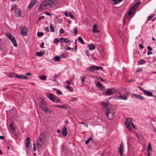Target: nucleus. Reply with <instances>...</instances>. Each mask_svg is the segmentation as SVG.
I'll return each instance as SVG.
<instances>
[{"mask_svg": "<svg viewBox=\"0 0 156 156\" xmlns=\"http://www.w3.org/2000/svg\"><path fill=\"white\" fill-rule=\"evenodd\" d=\"M8 38L12 42L13 45L15 47L17 46L16 41L14 36L9 33H7L6 34Z\"/></svg>", "mask_w": 156, "mask_h": 156, "instance_id": "obj_6", "label": "nucleus"}, {"mask_svg": "<svg viewBox=\"0 0 156 156\" xmlns=\"http://www.w3.org/2000/svg\"><path fill=\"white\" fill-rule=\"evenodd\" d=\"M45 139V133L43 132L40 135L37 141V147L40 148L44 144Z\"/></svg>", "mask_w": 156, "mask_h": 156, "instance_id": "obj_3", "label": "nucleus"}, {"mask_svg": "<svg viewBox=\"0 0 156 156\" xmlns=\"http://www.w3.org/2000/svg\"><path fill=\"white\" fill-rule=\"evenodd\" d=\"M57 93L58 94L62 95V92L59 90H58L57 91Z\"/></svg>", "mask_w": 156, "mask_h": 156, "instance_id": "obj_49", "label": "nucleus"}, {"mask_svg": "<svg viewBox=\"0 0 156 156\" xmlns=\"http://www.w3.org/2000/svg\"><path fill=\"white\" fill-rule=\"evenodd\" d=\"M115 111V109L112 107L108 106L106 109L105 115L109 119H111L113 118Z\"/></svg>", "mask_w": 156, "mask_h": 156, "instance_id": "obj_2", "label": "nucleus"}, {"mask_svg": "<svg viewBox=\"0 0 156 156\" xmlns=\"http://www.w3.org/2000/svg\"><path fill=\"white\" fill-rule=\"evenodd\" d=\"M98 80H100V81L101 82H103L104 81V80L101 77H99V78H98Z\"/></svg>", "mask_w": 156, "mask_h": 156, "instance_id": "obj_61", "label": "nucleus"}, {"mask_svg": "<svg viewBox=\"0 0 156 156\" xmlns=\"http://www.w3.org/2000/svg\"><path fill=\"white\" fill-rule=\"evenodd\" d=\"M97 87H98L100 90H102L103 89V87L101 83L99 81H98L96 84Z\"/></svg>", "mask_w": 156, "mask_h": 156, "instance_id": "obj_25", "label": "nucleus"}, {"mask_svg": "<svg viewBox=\"0 0 156 156\" xmlns=\"http://www.w3.org/2000/svg\"><path fill=\"white\" fill-rule=\"evenodd\" d=\"M117 98L120 100H126L128 98L125 95H120L117 97Z\"/></svg>", "mask_w": 156, "mask_h": 156, "instance_id": "obj_20", "label": "nucleus"}, {"mask_svg": "<svg viewBox=\"0 0 156 156\" xmlns=\"http://www.w3.org/2000/svg\"><path fill=\"white\" fill-rule=\"evenodd\" d=\"M92 137H90L88 138L87 140L85 141V143L86 144H87L90 141L92 140Z\"/></svg>", "mask_w": 156, "mask_h": 156, "instance_id": "obj_40", "label": "nucleus"}, {"mask_svg": "<svg viewBox=\"0 0 156 156\" xmlns=\"http://www.w3.org/2000/svg\"><path fill=\"white\" fill-rule=\"evenodd\" d=\"M144 94L147 96L154 97V96H153V93L152 92L145 90L144 91Z\"/></svg>", "mask_w": 156, "mask_h": 156, "instance_id": "obj_18", "label": "nucleus"}, {"mask_svg": "<svg viewBox=\"0 0 156 156\" xmlns=\"http://www.w3.org/2000/svg\"><path fill=\"white\" fill-rule=\"evenodd\" d=\"M139 46L142 49H143L144 48V47L143 46V45H142V44H139Z\"/></svg>", "mask_w": 156, "mask_h": 156, "instance_id": "obj_62", "label": "nucleus"}, {"mask_svg": "<svg viewBox=\"0 0 156 156\" xmlns=\"http://www.w3.org/2000/svg\"><path fill=\"white\" fill-rule=\"evenodd\" d=\"M14 122H11L10 123V125H9V127L10 128V129H12V133L14 134L16 137H17V134L15 133L14 131H15V129L14 128Z\"/></svg>", "mask_w": 156, "mask_h": 156, "instance_id": "obj_15", "label": "nucleus"}, {"mask_svg": "<svg viewBox=\"0 0 156 156\" xmlns=\"http://www.w3.org/2000/svg\"><path fill=\"white\" fill-rule=\"evenodd\" d=\"M40 105L43 111L45 112H47L48 108L47 107L46 103L44 101H42L40 102Z\"/></svg>", "mask_w": 156, "mask_h": 156, "instance_id": "obj_10", "label": "nucleus"}, {"mask_svg": "<svg viewBox=\"0 0 156 156\" xmlns=\"http://www.w3.org/2000/svg\"><path fill=\"white\" fill-rule=\"evenodd\" d=\"M66 82L68 85H69L70 84L71 82V80H67Z\"/></svg>", "mask_w": 156, "mask_h": 156, "instance_id": "obj_58", "label": "nucleus"}, {"mask_svg": "<svg viewBox=\"0 0 156 156\" xmlns=\"http://www.w3.org/2000/svg\"><path fill=\"white\" fill-rule=\"evenodd\" d=\"M140 4V2L139 1L137 2L133 6L128 12V15L130 16L133 13H135L137 8L139 6Z\"/></svg>", "mask_w": 156, "mask_h": 156, "instance_id": "obj_5", "label": "nucleus"}, {"mask_svg": "<svg viewBox=\"0 0 156 156\" xmlns=\"http://www.w3.org/2000/svg\"><path fill=\"white\" fill-rule=\"evenodd\" d=\"M44 17H44V16H40V17L39 18V19H38V21H40V20H41L43 19H44Z\"/></svg>", "mask_w": 156, "mask_h": 156, "instance_id": "obj_55", "label": "nucleus"}, {"mask_svg": "<svg viewBox=\"0 0 156 156\" xmlns=\"http://www.w3.org/2000/svg\"><path fill=\"white\" fill-rule=\"evenodd\" d=\"M40 79L43 81H45L47 79V76H41L39 77Z\"/></svg>", "mask_w": 156, "mask_h": 156, "instance_id": "obj_37", "label": "nucleus"}, {"mask_svg": "<svg viewBox=\"0 0 156 156\" xmlns=\"http://www.w3.org/2000/svg\"><path fill=\"white\" fill-rule=\"evenodd\" d=\"M44 35L43 33L42 32H39L37 33V35L39 37H40L42 36H43Z\"/></svg>", "mask_w": 156, "mask_h": 156, "instance_id": "obj_45", "label": "nucleus"}, {"mask_svg": "<svg viewBox=\"0 0 156 156\" xmlns=\"http://www.w3.org/2000/svg\"><path fill=\"white\" fill-rule=\"evenodd\" d=\"M57 76H58L56 74H55L54 76V78L53 79H50V80L53 82L56 81V78L57 77Z\"/></svg>", "mask_w": 156, "mask_h": 156, "instance_id": "obj_44", "label": "nucleus"}, {"mask_svg": "<svg viewBox=\"0 0 156 156\" xmlns=\"http://www.w3.org/2000/svg\"><path fill=\"white\" fill-rule=\"evenodd\" d=\"M145 60L144 59H142L138 61V63L140 65H142L146 63Z\"/></svg>", "mask_w": 156, "mask_h": 156, "instance_id": "obj_31", "label": "nucleus"}, {"mask_svg": "<svg viewBox=\"0 0 156 156\" xmlns=\"http://www.w3.org/2000/svg\"><path fill=\"white\" fill-rule=\"evenodd\" d=\"M44 42H42V43L41 45V46H40L41 48H44Z\"/></svg>", "mask_w": 156, "mask_h": 156, "instance_id": "obj_64", "label": "nucleus"}, {"mask_svg": "<svg viewBox=\"0 0 156 156\" xmlns=\"http://www.w3.org/2000/svg\"><path fill=\"white\" fill-rule=\"evenodd\" d=\"M131 95L132 97H134L136 98L140 99V100H142L143 101L145 100V97L139 94H132Z\"/></svg>", "mask_w": 156, "mask_h": 156, "instance_id": "obj_11", "label": "nucleus"}, {"mask_svg": "<svg viewBox=\"0 0 156 156\" xmlns=\"http://www.w3.org/2000/svg\"><path fill=\"white\" fill-rule=\"evenodd\" d=\"M20 34L23 36H27L28 35V29L25 26H21L20 27Z\"/></svg>", "mask_w": 156, "mask_h": 156, "instance_id": "obj_9", "label": "nucleus"}, {"mask_svg": "<svg viewBox=\"0 0 156 156\" xmlns=\"http://www.w3.org/2000/svg\"><path fill=\"white\" fill-rule=\"evenodd\" d=\"M101 105L102 106H103L104 108H105V107L107 108V106H109L107 103L104 102H102L101 104Z\"/></svg>", "mask_w": 156, "mask_h": 156, "instance_id": "obj_39", "label": "nucleus"}, {"mask_svg": "<svg viewBox=\"0 0 156 156\" xmlns=\"http://www.w3.org/2000/svg\"><path fill=\"white\" fill-rule=\"evenodd\" d=\"M152 150L151 145L150 143H149L147 146V151H151Z\"/></svg>", "mask_w": 156, "mask_h": 156, "instance_id": "obj_38", "label": "nucleus"}, {"mask_svg": "<svg viewBox=\"0 0 156 156\" xmlns=\"http://www.w3.org/2000/svg\"><path fill=\"white\" fill-rule=\"evenodd\" d=\"M8 38L12 42L13 45L15 47L17 46L16 41L14 36L9 33H7L6 34Z\"/></svg>", "mask_w": 156, "mask_h": 156, "instance_id": "obj_7", "label": "nucleus"}, {"mask_svg": "<svg viewBox=\"0 0 156 156\" xmlns=\"http://www.w3.org/2000/svg\"><path fill=\"white\" fill-rule=\"evenodd\" d=\"M37 0H33V1L31 2L28 6V8L30 9L34 6L37 3Z\"/></svg>", "mask_w": 156, "mask_h": 156, "instance_id": "obj_19", "label": "nucleus"}, {"mask_svg": "<svg viewBox=\"0 0 156 156\" xmlns=\"http://www.w3.org/2000/svg\"><path fill=\"white\" fill-rule=\"evenodd\" d=\"M45 30L47 32H48L49 31V29L47 27H46L45 28Z\"/></svg>", "mask_w": 156, "mask_h": 156, "instance_id": "obj_59", "label": "nucleus"}, {"mask_svg": "<svg viewBox=\"0 0 156 156\" xmlns=\"http://www.w3.org/2000/svg\"><path fill=\"white\" fill-rule=\"evenodd\" d=\"M67 128L66 126H64L62 130V134L64 136H65L67 135Z\"/></svg>", "mask_w": 156, "mask_h": 156, "instance_id": "obj_22", "label": "nucleus"}, {"mask_svg": "<svg viewBox=\"0 0 156 156\" xmlns=\"http://www.w3.org/2000/svg\"><path fill=\"white\" fill-rule=\"evenodd\" d=\"M60 42H62L63 41L62 40H63V41L66 43H68L69 42V41L67 39L64 38L63 37H61L60 39Z\"/></svg>", "mask_w": 156, "mask_h": 156, "instance_id": "obj_28", "label": "nucleus"}, {"mask_svg": "<svg viewBox=\"0 0 156 156\" xmlns=\"http://www.w3.org/2000/svg\"><path fill=\"white\" fill-rule=\"evenodd\" d=\"M102 69L103 68L101 66H96L94 65L87 69V70L90 72H92L94 70H102Z\"/></svg>", "mask_w": 156, "mask_h": 156, "instance_id": "obj_8", "label": "nucleus"}, {"mask_svg": "<svg viewBox=\"0 0 156 156\" xmlns=\"http://www.w3.org/2000/svg\"><path fill=\"white\" fill-rule=\"evenodd\" d=\"M155 16L154 14H152L151 15L149 16L147 18V20L150 21L151 20L152 18L154 17Z\"/></svg>", "mask_w": 156, "mask_h": 156, "instance_id": "obj_42", "label": "nucleus"}, {"mask_svg": "<svg viewBox=\"0 0 156 156\" xmlns=\"http://www.w3.org/2000/svg\"><path fill=\"white\" fill-rule=\"evenodd\" d=\"M51 101L55 103H61V101L59 98L55 96H54L52 101Z\"/></svg>", "mask_w": 156, "mask_h": 156, "instance_id": "obj_17", "label": "nucleus"}, {"mask_svg": "<svg viewBox=\"0 0 156 156\" xmlns=\"http://www.w3.org/2000/svg\"><path fill=\"white\" fill-rule=\"evenodd\" d=\"M54 41L56 43H58L59 42V41L58 38H55L54 39Z\"/></svg>", "mask_w": 156, "mask_h": 156, "instance_id": "obj_53", "label": "nucleus"}, {"mask_svg": "<svg viewBox=\"0 0 156 156\" xmlns=\"http://www.w3.org/2000/svg\"><path fill=\"white\" fill-rule=\"evenodd\" d=\"M54 59L57 61H59V57L58 56H56L54 57Z\"/></svg>", "mask_w": 156, "mask_h": 156, "instance_id": "obj_47", "label": "nucleus"}, {"mask_svg": "<svg viewBox=\"0 0 156 156\" xmlns=\"http://www.w3.org/2000/svg\"><path fill=\"white\" fill-rule=\"evenodd\" d=\"M74 35H76L77 34V30L76 28H74L73 29Z\"/></svg>", "mask_w": 156, "mask_h": 156, "instance_id": "obj_50", "label": "nucleus"}, {"mask_svg": "<svg viewBox=\"0 0 156 156\" xmlns=\"http://www.w3.org/2000/svg\"><path fill=\"white\" fill-rule=\"evenodd\" d=\"M80 124H83V125H84L86 127H88V125L86 123H85L83 122H80L79 123Z\"/></svg>", "mask_w": 156, "mask_h": 156, "instance_id": "obj_51", "label": "nucleus"}, {"mask_svg": "<svg viewBox=\"0 0 156 156\" xmlns=\"http://www.w3.org/2000/svg\"><path fill=\"white\" fill-rule=\"evenodd\" d=\"M78 40L82 44H84V42L81 37H79L78 38Z\"/></svg>", "mask_w": 156, "mask_h": 156, "instance_id": "obj_33", "label": "nucleus"}, {"mask_svg": "<svg viewBox=\"0 0 156 156\" xmlns=\"http://www.w3.org/2000/svg\"><path fill=\"white\" fill-rule=\"evenodd\" d=\"M118 34L119 35V36L120 38L123 40V34L122 33V32L121 31H118Z\"/></svg>", "mask_w": 156, "mask_h": 156, "instance_id": "obj_35", "label": "nucleus"}, {"mask_svg": "<svg viewBox=\"0 0 156 156\" xmlns=\"http://www.w3.org/2000/svg\"><path fill=\"white\" fill-rule=\"evenodd\" d=\"M88 48L90 50H93L95 48V47L93 44H89L88 45Z\"/></svg>", "mask_w": 156, "mask_h": 156, "instance_id": "obj_29", "label": "nucleus"}, {"mask_svg": "<svg viewBox=\"0 0 156 156\" xmlns=\"http://www.w3.org/2000/svg\"><path fill=\"white\" fill-rule=\"evenodd\" d=\"M65 88L66 89L69 90L70 91H73V88L69 86L68 85H66L65 86Z\"/></svg>", "mask_w": 156, "mask_h": 156, "instance_id": "obj_32", "label": "nucleus"}, {"mask_svg": "<svg viewBox=\"0 0 156 156\" xmlns=\"http://www.w3.org/2000/svg\"><path fill=\"white\" fill-rule=\"evenodd\" d=\"M59 32L60 34H63L64 33V30L62 28H61L60 29Z\"/></svg>", "mask_w": 156, "mask_h": 156, "instance_id": "obj_54", "label": "nucleus"}, {"mask_svg": "<svg viewBox=\"0 0 156 156\" xmlns=\"http://www.w3.org/2000/svg\"><path fill=\"white\" fill-rule=\"evenodd\" d=\"M134 80L133 79H130L129 80L128 82L130 83H133L134 82Z\"/></svg>", "mask_w": 156, "mask_h": 156, "instance_id": "obj_63", "label": "nucleus"}, {"mask_svg": "<svg viewBox=\"0 0 156 156\" xmlns=\"http://www.w3.org/2000/svg\"><path fill=\"white\" fill-rule=\"evenodd\" d=\"M45 52L43 51H41L38 52H37L36 53V55L37 56H41L42 55H43L45 54Z\"/></svg>", "mask_w": 156, "mask_h": 156, "instance_id": "obj_27", "label": "nucleus"}, {"mask_svg": "<svg viewBox=\"0 0 156 156\" xmlns=\"http://www.w3.org/2000/svg\"><path fill=\"white\" fill-rule=\"evenodd\" d=\"M119 152L120 153L121 156H122L123 153V150L124 149V147L122 143H121L119 147Z\"/></svg>", "mask_w": 156, "mask_h": 156, "instance_id": "obj_14", "label": "nucleus"}, {"mask_svg": "<svg viewBox=\"0 0 156 156\" xmlns=\"http://www.w3.org/2000/svg\"><path fill=\"white\" fill-rule=\"evenodd\" d=\"M16 77L18 78H21L22 79H28V77L25 76L23 75H16Z\"/></svg>", "mask_w": 156, "mask_h": 156, "instance_id": "obj_21", "label": "nucleus"}, {"mask_svg": "<svg viewBox=\"0 0 156 156\" xmlns=\"http://www.w3.org/2000/svg\"><path fill=\"white\" fill-rule=\"evenodd\" d=\"M33 145L34 146V151H36V146H35V144L34 143L33 144Z\"/></svg>", "mask_w": 156, "mask_h": 156, "instance_id": "obj_60", "label": "nucleus"}, {"mask_svg": "<svg viewBox=\"0 0 156 156\" xmlns=\"http://www.w3.org/2000/svg\"><path fill=\"white\" fill-rule=\"evenodd\" d=\"M14 13L15 16L17 17H21L22 14V10L20 9H15Z\"/></svg>", "mask_w": 156, "mask_h": 156, "instance_id": "obj_12", "label": "nucleus"}, {"mask_svg": "<svg viewBox=\"0 0 156 156\" xmlns=\"http://www.w3.org/2000/svg\"><path fill=\"white\" fill-rule=\"evenodd\" d=\"M132 121L133 119L132 118H129L126 119V121H125L124 122L125 125L128 129L130 130L132 129V128L131 125L133 126V128H135L134 124L132 122Z\"/></svg>", "mask_w": 156, "mask_h": 156, "instance_id": "obj_4", "label": "nucleus"}, {"mask_svg": "<svg viewBox=\"0 0 156 156\" xmlns=\"http://www.w3.org/2000/svg\"><path fill=\"white\" fill-rule=\"evenodd\" d=\"M46 95L47 97L49 98V99L51 100V101H52V100L53 98V97L54 96V94H52L49 92V93H46Z\"/></svg>", "mask_w": 156, "mask_h": 156, "instance_id": "obj_16", "label": "nucleus"}, {"mask_svg": "<svg viewBox=\"0 0 156 156\" xmlns=\"http://www.w3.org/2000/svg\"><path fill=\"white\" fill-rule=\"evenodd\" d=\"M77 100V98H71L69 100L70 101H76Z\"/></svg>", "mask_w": 156, "mask_h": 156, "instance_id": "obj_46", "label": "nucleus"}, {"mask_svg": "<svg viewBox=\"0 0 156 156\" xmlns=\"http://www.w3.org/2000/svg\"><path fill=\"white\" fill-rule=\"evenodd\" d=\"M60 56L63 58H65L68 57V54L67 53L64 52L60 54Z\"/></svg>", "mask_w": 156, "mask_h": 156, "instance_id": "obj_24", "label": "nucleus"}, {"mask_svg": "<svg viewBox=\"0 0 156 156\" xmlns=\"http://www.w3.org/2000/svg\"><path fill=\"white\" fill-rule=\"evenodd\" d=\"M122 1H123V0H112V1L113 2V4H116Z\"/></svg>", "mask_w": 156, "mask_h": 156, "instance_id": "obj_34", "label": "nucleus"}, {"mask_svg": "<svg viewBox=\"0 0 156 156\" xmlns=\"http://www.w3.org/2000/svg\"><path fill=\"white\" fill-rule=\"evenodd\" d=\"M30 143V137H28L25 141L26 147L27 148L29 147V145Z\"/></svg>", "mask_w": 156, "mask_h": 156, "instance_id": "obj_26", "label": "nucleus"}, {"mask_svg": "<svg viewBox=\"0 0 156 156\" xmlns=\"http://www.w3.org/2000/svg\"><path fill=\"white\" fill-rule=\"evenodd\" d=\"M147 48L150 51H151L152 50V48H151V46H147Z\"/></svg>", "mask_w": 156, "mask_h": 156, "instance_id": "obj_56", "label": "nucleus"}, {"mask_svg": "<svg viewBox=\"0 0 156 156\" xmlns=\"http://www.w3.org/2000/svg\"><path fill=\"white\" fill-rule=\"evenodd\" d=\"M97 26V25L96 24H94L93 25V27L92 29V31L94 33H97L99 32V31L98 30Z\"/></svg>", "mask_w": 156, "mask_h": 156, "instance_id": "obj_23", "label": "nucleus"}, {"mask_svg": "<svg viewBox=\"0 0 156 156\" xmlns=\"http://www.w3.org/2000/svg\"><path fill=\"white\" fill-rule=\"evenodd\" d=\"M115 92V90L113 89H108L106 92V93L107 95L110 96L113 94Z\"/></svg>", "mask_w": 156, "mask_h": 156, "instance_id": "obj_13", "label": "nucleus"}, {"mask_svg": "<svg viewBox=\"0 0 156 156\" xmlns=\"http://www.w3.org/2000/svg\"><path fill=\"white\" fill-rule=\"evenodd\" d=\"M57 4L56 0H43V2L40 5V8L45 9L47 6L48 7H54Z\"/></svg>", "mask_w": 156, "mask_h": 156, "instance_id": "obj_1", "label": "nucleus"}, {"mask_svg": "<svg viewBox=\"0 0 156 156\" xmlns=\"http://www.w3.org/2000/svg\"><path fill=\"white\" fill-rule=\"evenodd\" d=\"M50 29L51 32H53L55 31V29L54 26L52 24H51L50 26Z\"/></svg>", "mask_w": 156, "mask_h": 156, "instance_id": "obj_36", "label": "nucleus"}, {"mask_svg": "<svg viewBox=\"0 0 156 156\" xmlns=\"http://www.w3.org/2000/svg\"><path fill=\"white\" fill-rule=\"evenodd\" d=\"M16 7V5H14L12 6L11 8V11H12L13 10L15 9V8Z\"/></svg>", "mask_w": 156, "mask_h": 156, "instance_id": "obj_52", "label": "nucleus"}, {"mask_svg": "<svg viewBox=\"0 0 156 156\" xmlns=\"http://www.w3.org/2000/svg\"><path fill=\"white\" fill-rule=\"evenodd\" d=\"M85 79H86V78L84 77L81 76V83H85Z\"/></svg>", "mask_w": 156, "mask_h": 156, "instance_id": "obj_43", "label": "nucleus"}, {"mask_svg": "<svg viewBox=\"0 0 156 156\" xmlns=\"http://www.w3.org/2000/svg\"><path fill=\"white\" fill-rule=\"evenodd\" d=\"M143 68H139L137 69L136 72H140L142 71H143Z\"/></svg>", "mask_w": 156, "mask_h": 156, "instance_id": "obj_48", "label": "nucleus"}, {"mask_svg": "<svg viewBox=\"0 0 156 156\" xmlns=\"http://www.w3.org/2000/svg\"><path fill=\"white\" fill-rule=\"evenodd\" d=\"M69 15L70 17L71 18L73 19L74 18V16L73 15H72L71 13H69Z\"/></svg>", "mask_w": 156, "mask_h": 156, "instance_id": "obj_57", "label": "nucleus"}, {"mask_svg": "<svg viewBox=\"0 0 156 156\" xmlns=\"http://www.w3.org/2000/svg\"><path fill=\"white\" fill-rule=\"evenodd\" d=\"M15 76H16V75H15V73H11L9 76V77L10 78L14 77Z\"/></svg>", "mask_w": 156, "mask_h": 156, "instance_id": "obj_41", "label": "nucleus"}, {"mask_svg": "<svg viewBox=\"0 0 156 156\" xmlns=\"http://www.w3.org/2000/svg\"><path fill=\"white\" fill-rule=\"evenodd\" d=\"M54 106L56 107H58L61 108H65L66 107L65 105H54Z\"/></svg>", "mask_w": 156, "mask_h": 156, "instance_id": "obj_30", "label": "nucleus"}]
</instances>
